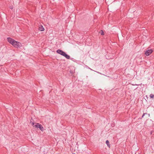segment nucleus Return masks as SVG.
Returning <instances> with one entry per match:
<instances>
[{
    "mask_svg": "<svg viewBox=\"0 0 154 154\" xmlns=\"http://www.w3.org/2000/svg\"><path fill=\"white\" fill-rule=\"evenodd\" d=\"M56 52L57 53L63 56L67 59H69L70 58V56L67 54L65 52H64L62 50L58 49L57 51Z\"/></svg>",
    "mask_w": 154,
    "mask_h": 154,
    "instance_id": "obj_1",
    "label": "nucleus"
},
{
    "mask_svg": "<svg viewBox=\"0 0 154 154\" xmlns=\"http://www.w3.org/2000/svg\"><path fill=\"white\" fill-rule=\"evenodd\" d=\"M21 45L20 42L15 41L12 45L15 48H18Z\"/></svg>",
    "mask_w": 154,
    "mask_h": 154,
    "instance_id": "obj_2",
    "label": "nucleus"
},
{
    "mask_svg": "<svg viewBox=\"0 0 154 154\" xmlns=\"http://www.w3.org/2000/svg\"><path fill=\"white\" fill-rule=\"evenodd\" d=\"M153 51L152 49H149L146 51L145 54L146 55V56H148L150 54H151L153 52Z\"/></svg>",
    "mask_w": 154,
    "mask_h": 154,
    "instance_id": "obj_3",
    "label": "nucleus"
},
{
    "mask_svg": "<svg viewBox=\"0 0 154 154\" xmlns=\"http://www.w3.org/2000/svg\"><path fill=\"white\" fill-rule=\"evenodd\" d=\"M7 40L8 41L11 45H12L13 43H14V42L15 41L14 40L10 37L7 38Z\"/></svg>",
    "mask_w": 154,
    "mask_h": 154,
    "instance_id": "obj_4",
    "label": "nucleus"
},
{
    "mask_svg": "<svg viewBox=\"0 0 154 154\" xmlns=\"http://www.w3.org/2000/svg\"><path fill=\"white\" fill-rule=\"evenodd\" d=\"M39 125V124L38 123H33V122L32 123V125L33 127H35L36 128H38V125Z\"/></svg>",
    "mask_w": 154,
    "mask_h": 154,
    "instance_id": "obj_5",
    "label": "nucleus"
},
{
    "mask_svg": "<svg viewBox=\"0 0 154 154\" xmlns=\"http://www.w3.org/2000/svg\"><path fill=\"white\" fill-rule=\"evenodd\" d=\"M39 125V124L38 123H33V122L32 123V125L33 127H35L36 128H38V125Z\"/></svg>",
    "mask_w": 154,
    "mask_h": 154,
    "instance_id": "obj_6",
    "label": "nucleus"
},
{
    "mask_svg": "<svg viewBox=\"0 0 154 154\" xmlns=\"http://www.w3.org/2000/svg\"><path fill=\"white\" fill-rule=\"evenodd\" d=\"M38 126V128H39L41 131H43L44 130V128L41 124H39Z\"/></svg>",
    "mask_w": 154,
    "mask_h": 154,
    "instance_id": "obj_7",
    "label": "nucleus"
},
{
    "mask_svg": "<svg viewBox=\"0 0 154 154\" xmlns=\"http://www.w3.org/2000/svg\"><path fill=\"white\" fill-rule=\"evenodd\" d=\"M39 29L41 31H43L44 30V29L42 26H41L39 27Z\"/></svg>",
    "mask_w": 154,
    "mask_h": 154,
    "instance_id": "obj_8",
    "label": "nucleus"
},
{
    "mask_svg": "<svg viewBox=\"0 0 154 154\" xmlns=\"http://www.w3.org/2000/svg\"><path fill=\"white\" fill-rule=\"evenodd\" d=\"M106 143L107 145L108 146L110 147V145L109 144V142L108 140H107L106 141Z\"/></svg>",
    "mask_w": 154,
    "mask_h": 154,
    "instance_id": "obj_9",
    "label": "nucleus"
},
{
    "mask_svg": "<svg viewBox=\"0 0 154 154\" xmlns=\"http://www.w3.org/2000/svg\"><path fill=\"white\" fill-rule=\"evenodd\" d=\"M149 96L151 98H153L154 97V95L153 94H151Z\"/></svg>",
    "mask_w": 154,
    "mask_h": 154,
    "instance_id": "obj_10",
    "label": "nucleus"
},
{
    "mask_svg": "<svg viewBox=\"0 0 154 154\" xmlns=\"http://www.w3.org/2000/svg\"><path fill=\"white\" fill-rule=\"evenodd\" d=\"M101 35H104V33L103 32V30H101Z\"/></svg>",
    "mask_w": 154,
    "mask_h": 154,
    "instance_id": "obj_11",
    "label": "nucleus"
},
{
    "mask_svg": "<svg viewBox=\"0 0 154 154\" xmlns=\"http://www.w3.org/2000/svg\"><path fill=\"white\" fill-rule=\"evenodd\" d=\"M146 114V113H143V115H142V118H143V117L145 115V114Z\"/></svg>",
    "mask_w": 154,
    "mask_h": 154,
    "instance_id": "obj_12",
    "label": "nucleus"
},
{
    "mask_svg": "<svg viewBox=\"0 0 154 154\" xmlns=\"http://www.w3.org/2000/svg\"><path fill=\"white\" fill-rule=\"evenodd\" d=\"M11 9H12V7H11Z\"/></svg>",
    "mask_w": 154,
    "mask_h": 154,
    "instance_id": "obj_13",
    "label": "nucleus"
},
{
    "mask_svg": "<svg viewBox=\"0 0 154 154\" xmlns=\"http://www.w3.org/2000/svg\"><path fill=\"white\" fill-rule=\"evenodd\" d=\"M11 9H12V7H11Z\"/></svg>",
    "mask_w": 154,
    "mask_h": 154,
    "instance_id": "obj_14",
    "label": "nucleus"
},
{
    "mask_svg": "<svg viewBox=\"0 0 154 154\" xmlns=\"http://www.w3.org/2000/svg\"><path fill=\"white\" fill-rule=\"evenodd\" d=\"M151 134H152V132H150Z\"/></svg>",
    "mask_w": 154,
    "mask_h": 154,
    "instance_id": "obj_15",
    "label": "nucleus"
},
{
    "mask_svg": "<svg viewBox=\"0 0 154 154\" xmlns=\"http://www.w3.org/2000/svg\"><path fill=\"white\" fill-rule=\"evenodd\" d=\"M151 134H152V132H150Z\"/></svg>",
    "mask_w": 154,
    "mask_h": 154,
    "instance_id": "obj_16",
    "label": "nucleus"
},
{
    "mask_svg": "<svg viewBox=\"0 0 154 154\" xmlns=\"http://www.w3.org/2000/svg\"><path fill=\"white\" fill-rule=\"evenodd\" d=\"M72 154H75V153H72Z\"/></svg>",
    "mask_w": 154,
    "mask_h": 154,
    "instance_id": "obj_17",
    "label": "nucleus"
}]
</instances>
